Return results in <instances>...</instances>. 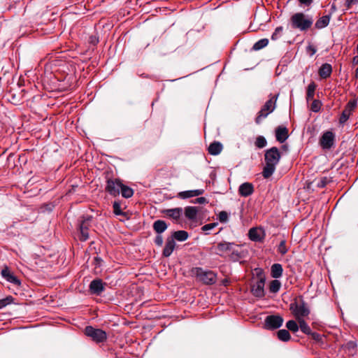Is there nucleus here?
<instances>
[{
  "label": "nucleus",
  "mask_w": 358,
  "mask_h": 358,
  "mask_svg": "<svg viewBox=\"0 0 358 358\" xmlns=\"http://www.w3.org/2000/svg\"><path fill=\"white\" fill-rule=\"evenodd\" d=\"M281 154L276 147L266 150L264 154L265 166L263 169L262 176L264 178H270L275 170L276 165L279 163Z\"/></svg>",
  "instance_id": "obj_1"
},
{
  "label": "nucleus",
  "mask_w": 358,
  "mask_h": 358,
  "mask_svg": "<svg viewBox=\"0 0 358 358\" xmlns=\"http://www.w3.org/2000/svg\"><path fill=\"white\" fill-rule=\"evenodd\" d=\"M292 27L301 31H306L310 29L313 23V19L310 15L303 13H294L290 18Z\"/></svg>",
  "instance_id": "obj_2"
},
{
  "label": "nucleus",
  "mask_w": 358,
  "mask_h": 358,
  "mask_svg": "<svg viewBox=\"0 0 358 358\" xmlns=\"http://www.w3.org/2000/svg\"><path fill=\"white\" fill-rule=\"evenodd\" d=\"M289 310L296 320L303 319L310 314L309 308L301 296L290 303Z\"/></svg>",
  "instance_id": "obj_3"
},
{
  "label": "nucleus",
  "mask_w": 358,
  "mask_h": 358,
  "mask_svg": "<svg viewBox=\"0 0 358 358\" xmlns=\"http://www.w3.org/2000/svg\"><path fill=\"white\" fill-rule=\"evenodd\" d=\"M197 279L206 285H213L216 282L217 275L213 271H206L197 267L194 270Z\"/></svg>",
  "instance_id": "obj_4"
},
{
  "label": "nucleus",
  "mask_w": 358,
  "mask_h": 358,
  "mask_svg": "<svg viewBox=\"0 0 358 358\" xmlns=\"http://www.w3.org/2000/svg\"><path fill=\"white\" fill-rule=\"evenodd\" d=\"M85 334L96 343H102L107 339V334L106 331L100 329H95L92 326H87L85 327Z\"/></svg>",
  "instance_id": "obj_5"
},
{
  "label": "nucleus",
  "mask_w": 358,
  "mask_h": 358,
  "mask_svg": "<svg viewBox=\"0 0 358 358\" xmlns=\"http://www.w3.org/2000/svg\"><path fill=\"white\" fill-rule=\"evenodd\" d=\"M284 320L279 315H268L264 320V328L268 330H273L280 328L283 324Z\"/></svg>",
  "instance_id": "obj_6"
},
{
  "label": "nucleus",
  "mask_w": 358,
  "mask_h": 358,
  "mask_svg": "<svg viewBox=\"0 0 358 358\" xmlns=\"http://www.w3.org/2000/svg\"><path fill=\"white\" fill-rule=\"evenodd\" d=\"M92 216L87 215L81 217L80 223L79 224V229L80 232V240L85 241L89 238L88 229L92 221Z\"/></svg>",
  "instance_id": "obj_7"
},
{
  "label": "nucleus",
  "mask_w": 358,
  "mask_h": 358,
  "mask_svg": "<svg viewBox=\"0 0 358 358\" xmlns=\"http://www.w3.org/2000/svg\"><path fill=\"white\" fill-rule=\"evenodd\" d=\"M357 104V102L355 99L350 100L348 102L339 118V123L341 124H345L348 120L352 112L356 108Z\"/></svg>",
  "instance_id": "obj_8"
},
{
  "label": "nucleus",
  "mask_w": 358,
  "mask_h": 358,
  "mask_svg": "<svg viewBox=\"0 0 358 358\" xmlns=\"http://www.w3.org/2000/svg\"><path fill=\"white\" fill-rule=\"evenodd\" d=\"M335 142V134L331 131L324 132L320 139V145L324 150L331 149Z\"/></svg>",
  "instance_id": "obj_9"
},
{
  "label": "nucleus",
  "mask_w": 358,
  "mask_h": 358,
  "mask_svg": "<svg viewBox=\"0 0 358 358\" xmlns=\"http://www.w3.org/2000/svg\"><path fill=\"white\" fill-rule=\"evenodd\" d=\"M122 183L119 179H108L106 187V190L113 196L119 195Z\"/></svg>",
  "instance_id": "obj_10"
},
{
  "label": "nucleus",
  "mask_w": 358,
  "mask_h": 358,
  "mask_svg": "<svg viewBox=\"0 0 358 358\" xmlns=\"http://www.w3.org/2000/svg\"><path fill=\"white\" fill-rule=\"evenodd\" d=\"M235 247L236 244L234 243L221 242L215 246L214 249L215 254L222 257L225 255L229 254L232 248Z\"/></svg>",
  "instance_id": "obj_11"
},
{
  "label": "nucleus",
  "mask_w": 358,
  "mask_h": 358,
  "mask_svg": "<svg viewBox=\"0 0 358 358\" xmlns=\"http://www.w3.org/2000/svg\"><path fill=\"white\" fill-rule=\"evenodd\" d=\"M265 278L261 277L252 286L251 291L256 297L262 298L264 296Z\"/></svg>",
  "instance_id": "obj_12"
},
{
  "label": "nucleus",
  "mask_w": 358,
  "mask_h": 358,
  "mask_svg": "<svg viewBox=\"0 0 358 358\" xmlns=\"http://www.w3.org/2000/svg\"><path fill=\"white\" fill-rule=\"evenodd\" d=\"M1 276L6 279L8 282L13 283L15 285H20V280L13 275V273L10 272L9 268L7 266H5L1 272Z\"/></svg>",
  "instance_id": "obj_13"
},
{
  "label": "nucleus",
  "mask_w": 358,
  "mask_h": 358,
  "mask_svg": "<svg viewBox=\"0 0 358 358\" xmlns=\"http://www.w3.org/2000/svg\"><path fill=\"white\" fill-rule=\"evenodd\" d=\"M90 290L91 293L100 295L101 293L104 290V285L101 279L93 280L90 285Z\"/></svg>",
  "instance_id": "obj_14"
},
{
  "label": "nucleus",
  "mask_w": 358,
  "mask_h": 358,
  "mask_svg": "<svg viewBox=\"0 0 358 358\" xmlns=\"http://www.w3.org/2000/svg\"><path fill=\"white\" fill-rule=\"evenodd\" d=\"M182 211L183 210L182 208H175L170 209H164L162 210V213L164 214L165 216L178 221L180 218L182 214Z\"/></svg>",
  "instance_id": "obj_15"
},
{
  "label": "nucleus",
  "mask_w": 358,
  "mask_h": 358,
  "mask_svg": "<svg viewBox=\"0 0 358 358\" xmlns=\"http://www.w3.org/2000/svg\"><path fill=\"white\" fill-rule=\"evenodd\" d=\"M254 192V186L250 182H244L239 186L238 193L241 196L247 197Z\"/></svg>",
  "instance_id": "obj_16"
},
{
  "label": "nucleus",
  "mask_w": 358,
  "mask_h": 358,
  "mask_svg": "<svg viewBox=\"0 0 358 358\" xmlns=\"http://www.w3.org/2000/svg\"><path fill=\"white\" fill-rule=\"evenodd\" d=\"M288 129L283 126H279L275 129V138L280 143H284L288 138Z\"/></svg>",
  "instance_id": "obj_17"
},
{
  "label": "nucleus",
  "mask_w": 358,
  "mask_h": 358,
  "mask_svg": "<svg viewBox=\"0 0 358 358\" xmlns=\"http://www.w3.org/2000/svg\"><path fill=\"white\" fill-rule=\"evenodd\" d=\"M176 247V242L172 238L168 237L166 241L165 246L162 255L165 257H169L173 252Z\"/></svg>",
  "instance_id": "obj_18"
},
{
  "label": "nucleus",
  "mask_w": 358,
  "mask_h": 358,
  "mask_svg": "<svg viewBox=\"0 0 358 358\" xmlns=\"http://www.w3.org/2000/svg\"><path fill=\"white\" fill-rule=\"evenodd\" d=\"M204 190L202 189H194V190H188L180 192L178 193V196L181 199H187L193 196H196L203 194Z\"/></svg>",
  "instance_id": "obj_19"
},
{
  "label": "nucleus",
  "mask_w": 358,
  "mask_h": 358,
  "mask_svg": "<svg viewBox=\"0 0 358 358\" xmlns=\"http://www.w3.org/2000/svg\"><path fill=\"white\" fill-rule=\"evenodd\" d=\"M152 228L157 234H161L166 230L168 225L164 220H157L154 222Z\"/></svg>",
  "instance_id": "obj_20"
},
{
  "label": "nucleus",
  "mask_w": 358,
  "mask_h": 358,
  "mask_svg": "<svg viewBox=\"0 0 358 358\" xmlns=\"http://www.w3.org/2000/svg\"><path fill=\"white\" fill-rule=\"evenodd\" d=\"M332 72V67L329 64L325 63L321 66L319 69V75L322 78L330 77Z\"/></svg>",
  "instance_id": "obj_21"
},
{
  "label": "nucleus",
  "mask_w": 358,
  "mask_h": 358,
  "mask_svg": "<svg viewBox=\"0 0 358 358\" xmlns=\"http://www.w3.org/2000/svg\"><path fill=\"white\" fill-rule=\"evenodd\" d=\"M283 268L280 264H273L271 267V275L273 278H279L282 275Z\"/></svg>",
  "instance_id": "obj_22"
},
{
  "label": "nucleus",
  "mask_w": 358,
  "mask_h": 358,
  "mask_svg": "<svg viewBox=\"0 0 358 358\" xmlns=\"http://www.w3.org/2000/svg\"><path fill=\"white\" fill-rule=\"evenodd\" d=\"M276 99L277 96H272L265 103V104L262 108V110H263V111H266L268 114L272 113L275 107Z\"/></svg>",
  "instance_id": "obj_23"
},
{
  "label": "nucleus",
  "mask_w": 358,
  "mask_h": 358,
  "mask_svg": "<svg viewBox=\"0 0 358 358\" xmlns=\"http://www.w3.org/2000/svg\"><path fill=\"white\" fill-rule=\"evenodd\" d=\"M208 150L209 154L217 155L222 150V145L220 142L214 141L210 144Z\"/></svg>",
  "instance_id": "obj_24"
},
{
  "label": "nucleus",
  "mask_w": 358,
  "mask_h": 358,
  "mask_svg": "<svg viewBox=\"0 0 358 358\" xmlns=\"http://www.w3.org/2000/svg\"><path fill=\"white\" fill-rule=\"evenodd\" d=\"M198 213V208L195 206H187L185 208V217L191 220L196 219Z\"/></svg>",
  "instance_id": "obj_25"
},
{
  "label": "nucleus",
  "mask_w": 358,
  "mask_h": 358,
  "mask_svg": "<svg viewBox=\"0 0 358 358\" xmlns=\"http://www.w3.org/2000/svg\"><path fill=\"white\" fill-rule=\"evenodd\" d=\"M170 238H172L173 240L176 239L178 241H185L188 238V233L183 230L174 231Z\"/></svg>",
  "instance_id": "obj_26"
},
{
  "label": "nucleus",
  "mask_w": 358,
  "mask_h": 358,
  "mask_svg": "<svg viewBox=\"0 0 358 358\" xmlns=\"http://www.w3.org/2000/svg\"><path fill=\"white\" fill-rule=\"evenodd\" d=\"M329 20H330L329 15L322 16V17L318 19L317 20V22H315V27L317 29H322L324 27H326L329 24Z\"/></svg>",
  "instance_id": "obj_27"
},
{
  "label": "nucleus",
  "mask_w": 358,
  "mask_h": 358,
  "mask_svg": "<svg viewBox=\"0 0 358 358\" xmlns=\"http://www.w3.org/2000/svg\"><path fill=\"white\" fill-rule=\"evenodd\" d=\"M316 85L314 82L310 83L307 87L306 100L310 101L313 100Z\"/></svg>",
  "instance_id": "obj_28"
},
{
  "label": "nucleus",
  "mask_w": 358,
  "mask_h": 358,
  "mask_svg": "<svg viewBox=\"0 0 358 358\" xmlns=\"http://www.w3.org/2000/svg\"><path fill=\"white\" fill-rule=\"evenodd\" d=\"M277 336L279 340L287 342L291 339V336L288 330L280 329L277 332Z\"/></svg>",
  "instance_id": "obj_29"
},
{
  "label": "nucleus",
  "mask_w": 358,
  "mask_h": 358,
  "mask_svg": "<svg viewBox=\"0 0 358 358\" xmlns=\"http://www.w3.org/2000/svg\"><path fill=\"white\" fill-rule=\"evenodd\" d=\"M248 236L250 240L257 241L261 240L260 231L257 228H252L249 230Z\"/></svg>",
  "instance_id": "obj_30"
},
{
  "label": "nucleus",
  "mask_w": 358,
  "mask_h": 358,
  "mask_svg": "<svg viewBox=\"0 0 358 358\" xmlns=\"http://www.w3.org/2000/svg\"><path fill=\"white\" fill-rule=\"evenodd\" d=\"M297 321L299 324V328L301 331L305 334L310 335L312 331L306 321L303 319H301Z\"/></svg>",
  "instance_id": "obj_31"
},
{
  "label": "nucleus",
  "mask_w": 358,
  "mask_h": 358,
  "mask_svg": "<svg viewBox=\"0 0 358 358\" xmlns=\"http://www.w3.org/2000/svg\"><path fill=\"white\" fill-rule=\"evenodd\" d=\"M122 196L126 199L130 198L134 194V190L122 184L121 189H120Z\"/></svg>",
  "instance_id": "obj_32"
},
{
  "label": "nucleus",
  "mask_w": 358,
  "mask_h": 358,
  "mask_svg": "<svg viewBox=\"0 0 358 358\" xmlns=\"http://www.w3.org/2000/svg\"><path fill=\"white\" fill-rule=\"evenodd\" d=\"M281 287V282L275 278V280H273L271 281L269 284V290L272 293H276L278 292Z\"/></svg>",
  "instance_id": "obj_33"
},
{
  "label": "nucleus",
  "mask_w": 358,
  "mask_h": 358,
  "mask_svg": "<svg viewBox=\"0 0 358 358\" xmlns=\"http://www.w3.org/2000/svg\"><path fill=\"white\" fill-rule=\"evenodd\" d=\"M286 327L289 331H291L293 333L298 331L299 329V324H298L294 320H289L286 323Z\"/></svg>",
  "instance_id": "obj_34"
},
{
  "label": "nucleus",
  "mask_w": 358,
  "mask_h": 358,
  "mask_svg": "<svg viewBox=\"0 0 358 358\" xmlns=\"http://www.w3.org/2000/svg\"><path fill=\"white\" fill-rule=\"evenodd\" d=\"M238 248V246L237 245H236V247L232 248V250H231V252L229 254L230 255V258L231 259H233L234 261H236L241 257Z\"/></svg>",
  "instance_id": "obj_35"
},
{
  "label": "nucleus",
  "mask_w": 358,
  "mask_h": 358,
  "mask_svg": "<svg viewBox=\"0 0 358 358\" xmlns=\"http://www.w3.org/2000/svg\"><path fill=\"white\" fill-rule=\"evenodd\" d=\"M267 144V141L266 138L262 136H259L257 137L255 141V145L259 148H264Z\"/></svg>",
  "instance_id": "obj_36"
},
{
  "label": "nucleus",
  "mask_w": 358,
  "mask_h": 358,
  "mask_svg": "<svg viewBox=\"0 0 358 358\" xmlns=\"http://www.w3.org/2000/svg\"><path fill=\"white\" fill-rule=\"evenodd\" d=\"M13 300L14 299L12 296H8L4 299H0V309L11 304L13 302Z\"/></svg>",
  "instance_id": "obj_37"
},
{
  "label": "nucleus",
  "mask_w": 358,
  "mask_h": 358,
  "mask_svg": "<svg viewBox=\"0 0 358 358\" xmlns=\"http://www.w3.org/2000/svg\"><path fill=\"white\" fill-rule=\"evenodd\" d=\"M287 251L288 250L286 247V241L282 240L278 245V252L280 253L282 255H284L287 252Z\"/></svg>",
  "instance_id": "obj_38"
},
{
  "label": "nucleus",
  "mask_w": 358,
  "mask_h": 358,
  "mask_svg": "<svg viewBox=\"0 0 358 358\" xmlns=\"http://www.w3.org/2000/svg\"><path fill=\"white\" fill-rule=\"evenodd\" d=\"M268 115V113H266V111H263V110L261 109L258 113L257 117L255 119V122L257 124H260L262 122V119L266 117Z\"/></svg>",
  "instance_id": "obj_39"
},
{
  "label": "nucleus",
  "mask_w": 358,
  "mask_h": 358,
  "mask_svg": "<svg viewBox=\"0 0 358 358\" xmlns=\"http://www.w3.org/2000/svg\"><path fill=\"white\" fill-rule=\"evenodd\" d=\"M330 180L327 177H322L317 184V186L320 188L324 187L329 182Z\"/></svg>",
  "instance_id": "obj_40"
},
{
  "label": "nucleus",
  "mask_w": 358,
  "mask_h": 358,
  "mask_svg": "<svg viewBox=\"0 0 358 358\" xmlns=\"http://www.w3.org/2000/svg\"><path fill=\"white\" fill-rule=\"evenodd\" d=\"M113 212L115 215H124V213L121 210V206H120V203L115 201L113 203Z\"/></svg>",
  "instance_id": "obj_41"
},
{
  "label": "nucleus",
  "mask_w": 358,
  "mask_h": 358,
  "mask_svg": "<svg viewBox=\"0 0 358 358\" xmlns=\"http://www.w3.org/2000/svg\"><path fill=\"white\" fill-rule=\"evenodd\" d=\"M322 103L319 100H313L311 104V110L313 112H318L320 110Z\"/></svg>",
  "instance_id": "obj_42"
},
{
  "label": "nucleus",
  "mask_w": 358,
  "mask_h": 358,
  "mask_svg": "<svg viewBox=\"0 0 358 358\" xmlns=\"http://www.w3.org/2000/svg\"><path fill=\"white\" fill-rule=\"evenodd\" d=\"M219 220L220 222H226L228 220V214L226 211H221L219 213Z\"/></svg>",
  "instance_id": "obj_43"
},
{
  "label": "nucleus",
  "mask_w": 358,
  "mask_h": 358,
  "mask_svg": "<svg viewBox=\"0 0 358 358\" xmlns=\"http://www.w3.org/2000/svg\"><path fill=\"white\" fill-rule=\"evenodd\" d=\"M356 343L352 342V341H350V342H348L346 345H345V348L349 350V351H351L352 353H354L355 352V349H356Z\"/></svg>",
  "instance_id": "obj_44"
},
{
  "label": "nucleus",
  "mask_w": 358,
  "mask_h": 358,
  "mask_svg": "<svg viewBox=\"0 0 358 358\" xmlns=\"http://www.w3.org/2000/svg\"><path fill=\"white\" fill-rule=\"evenodd\" d=\"M89 43L91 45H96L99 43V38L96 34H92L89 38Z\"/></svg>",
  "instance_id": "obj_45"
},
{
  "label": "nucleus",
  "mask_w": 358,
  "mask_h": 358,
  "mask_svg": "<svg viewBox=\"0 0 358 358\" xmlns=\"http://www.w3.org/2000/svg\"><path fill=\"white\" fill-rule=\"evenodd\" d=\"M282 31V27H277L275 30V32L272 34L271 38L273 40H275L276 38H278V36H280L281 34Z\"/></svg>",
  "instance_id": "obj_46"
},
{
  "label": "nucleus",
  "mask_w": 358,
  "mask_h": 358,
  "mask_svg": "<svg viewBox=\"0 0 358 358\" xmlns=\"http://www.w3.org/2000/svg\"><path fill=\"white\" fill-rule=\"evenodd\" d=\"M217 223H210V224H205L203 225L202 227H201V229L202 231H208V230H210L212 229H213L215 226H217Z\"/></svg>",
  "instance_id": "obj_47"
},
{
  "label": "nucleus",
  "mask_w": 358,
  "mask_h": 358,
  "mask_svg": "<svg viewBox=\"0 0 358 358\" xmlns=\"http://www.w3.org/2000/svg\"><path fill=\"white\" fill-rule=\"evenodd\" d=\"M191 202L192 203L203 204V203H207L208 201L205 197H199V198H196V199L192 201Z\"/></svg>",
  "instance_id": "obj_48"
},
{
  "label": "nucleus",
  "mask_w": 358,
  "mask_h": 358,
  "mask_svg": "<svg viewBox=\"0 0 358 358\" xmlns=\"http://www.w3.org/2000/svg\"><path fill=\"white\" fill-rule=\"evenodd\" d=\"M155 243L158 246H162L163 244V237L161 234H157V236L155 237Z\"/></svg>",
  "instance_id": "obj_49"
},
{
  "label": "nucleus",
  "mask_w": 358,
  "mask_h": 358,
  "mask_svg": "<svg viewBox=\"0 0 358 358\" xmlns=\"http://www.w3.org/2000/svg\"><path fill=\"white\" fill-rule=\"evenodd\" d=\"M358 3V0H346L345 3V6L346 9H350L352 5H355Z\"/></svg>",
  "instance_id": "obj_50"
},
{
  "label": "nucleus",
  "mask_w": 358,
  "mask_h": 358,
  "mask_svg": "<svg viewBox=\"0 0 358 358\" xmlns=\"http://www.w3.org/2000/svg\"><path fill=\"white\" fill-rule=\"evenodd\" d=\"M317 52V49L315 46H307L306 52L310 55L313 56Z\"/></svg>",
  "instance_id": "obj_51"
},
{
  "label": "nucleus",
  "mask_w": 358,
  "mask_h": 358,
  "mask_svg": "<svg viewBox=\"0 0 358 358\" xmlns=\"http://www.w3.org/2000/svg\"><path fill=\"white\" fill-rule=\"evenodd\" d=\"M310 335L312 336L313 339H314L317 341H320L322 340V336L317 332L311 331V334Z\"/></svg>",
  "instance_id": "obj_52"
},
{
  "label": "nucleus",
  "mask_w": 358,
  "mask_h": 358,
  "mask_svg": "<svg viewBox=\"0 0 358 358\" xmlns=\"http://www.w3.org/2000/svg\"><path fill=\"white\" fill-rule=\"evenodd\" d=\"M299 2L300 3L301 5H304V6H310L313 0H298Z\"/></svg>",
  "instance_id": "obj_53"
},
{
  "label": "nucleus",
  "mask_w": 358,
  "mask_h": 358,
  "mask_svg": "<svg viewBox=\"0 0 358 358\" xmlns=\"http://www.w3.org/2000/svg\"><path fill=\"white\" fill-rule=\"evenodd\" d=\"M268 40L267 38H263L255 43L254 45H268Z\"/></svg>",
  "instance_id": "obj_54"
},
{
  "label": "nucleus",
  "mask_w": 358,
  "mask_h": 358,
  "mask_svg": "<svg viewBox=\"0 0 358 358\" xmlns=\"http://www.w3.org/2000/svg\"><path fill=\"white\" fill-rule=\"evenodd\" d=\"M352 64H353V65H357V64H358V55L355 56V57L352 58Z\"/></svg>",
  "instance_id": "obj_55"
},
{
  "label": "nucleus",
  "mask_w": 358,
  "mask_h": 358,
  "mask_svg": "<svg viewBox=\"0 0 358 358\" xmlns=\"http://www.w3.org/2000/svg\"><path fill=\"white\" fill-rule=\"evenodd\" d=\"M264 46H252V50H259Z\"/></svg>",
  "instance_id": "obj_56"
},
{
  "label": "nucleus",
  "mask_w": 358,
  "mask_h": 358,
  "mask_svg": "<svg viewBox=\"0 0 358 358\" xmlns=\"http://www.w3.org/2000/svg\"><path fill=\"white\" fill-rule=\"evenodd\" d=\"M355 78L356 79H357V78H358V67H357V68L356 69V70H355Z\"/></svg>",
  "instance_id": "obj_57"
},
{
  "label": "nucleus",
  "mask_w": 358,
  "mask_h": 358,
  "mask_svg": "<svg viewBox=\"0 0 358 358\" xmlns=\"http://www.w3.org/2000/svg\"><path fill=\"white\" fill-rule=\"evenodd\" d=\"M94 260L97 262V264H99L101 262V258L96 257Z\"/></svg>",
  "instance_id": "obj_58"
},
{
  "label": "nucleus",
  "mask_w": 358,
  "mask_h": 358,
  "mask_svg": "<svg viewBox=\"0 0 358 358\" xmlns=\"http://www.w3.org/2000/svg\"><path fill=\"white\" fill-rule=\"evenodd\" d=\"M70 57L74 58V57H76V55L75 54H71V55H69Z\"/></svg>",
  "instance_id": "obj_59"
},
{
  "label": "nucleus",
  "mask_w": 358,
  "mask_h": 358,
  "mask_svg": "<svg viewBox=\"0 0 358 358\" xmlns=\"http://www.w3.org/2000/svg\"><path fill=\"white\" fill-rule=\"evenodd\" d=\"M357 52H358V46H357Z\"/></svg>",
  "instance_id": "obj_60"
},
{
  "label": "nucleus",
  "mask_w": 358,
  "mask_h": 358,
  "mask_svg": "<svg viewBox=\"0 0 358 358\" xmlns=\"http://www.w3.org/2000/svg\"><path fill=\"white\" fill-rule=\"evenodd\" d=\"M357 45H358V43H357Z\"/></svg>",
  "instance_id": "obj_61"
}]
</instances>
